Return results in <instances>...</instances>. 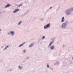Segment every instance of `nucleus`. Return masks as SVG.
<instances>
[{"label": "nucleus", "instance_id": "13", "mask_svg": "<svg viewBox=\"0 0 73 73\" xmlns=\"http://www.w3.org/2000/svg\"><path fill=\"white\" fill-rule=\"evenodd\" d=\"M19 68L21 70V69H23V67L20 66H19Z\"/></svg>", "mask_w": 73, "mask_h": 73}, {"label": "nucleus", "instance_id": "21", "mask_svg": "<svg viewBox=\"0 0 73 73\" xmlns=\"http://www.w3.org/2000/svg\"><path fill=\"white\" fill-rule=\"evenodd\" d=\"M50 68V69L51 70H53V68Z\"/></svg>", "mask_w": 73, "mask_h": 73}, {"label": "nucleus", "instance_id": "5", "mask_svg": "<svg viewBox=\"0 0 73 73\" xmlns=\"http://www.w3.org/2000/svg\"><path fill=\"white\" fill-rule=\"evenodd\" d=\"M55 48V46H51L50 49L51 50H54Z\"/></svg>", "mask_w": 73, "mask_h": 73}, {"label": "nucleus", "instance_id": "10", "mask_svg": "<svg viewBox=\"0 0 73 73\" xmlns=\"http://www.w3.org/2000/svg\"><path fill=\"white\" fill-rule=\"evenodd\" d=\"M19 11V9H16L13 12V13H16V12H17V11Z\"/></svg>", "mask_w": 73, "mask_h": 73}, {"label": "nucleus", "instance_id": "20", "mask_svg": "<svg viewBox=\"0 0 73 73\" xmlns=\"http://www.w3.org/2000/svg\"><path fill=\"white\" fill-rule=\"evenodd\" d=\"M23 52L24 53H25V52H26V50H23Z\"/></svg>", "mask_w": 73, "mask_h": 73}, {"label": "nucleus", "instance_id": "19", "mask_svg": "<svg viewBox=\"0 0 73 73\" xmlns=\"http://www.w3.org/2000/svg\"><path fill=\"white\" fill-rule=\"evenodd\" d=\"M10 34H11V33L10 32H8L7 33V35H9Z\"/></svg>", "mask_w": 73, "mask_h": 73}, {"label": "nucleus", "instance_id": "11", "mask_svg": "<svg viewBox=\"0 0 73 73\" xmlns=\"http://www.w3.org/2000/svg\"><path fill=\"white\" fill-rule=\"evenodd\" d=\"M34 45V44H31L29 46V48H32L33 46Z\"/></svg>", "mask_w": 73, "mask_h": 73}, {"label": "nucleus", "instance_id": "17", "mask_svg": "<svg viewBox=\"0 0 73 73\" xmlns=\"http://www.w3.org/2000/svg\"><path fill=\"white\" fill-rule=\"evenodd\" d=\"M45 37L44 36H42V40H44V39H45Z\"/></svg>", "mask_w": 73, "mask_h": 73}, {"label": "nucleus", "instance_id": "4", "mask_svg": "<svg viewBox=\"0 0 73 73\" xmlns=\"http://www.w3.org/2000/svg\"><path fill=\"white\" fill-rule=\"evenodd\" d=\"M11 35V36H13L15 35V32L14 31H10Z\"/></svg>", "mask_w": 73, "mask_h": 73}, {"label": "nucleus", "instance_id": "2", "mask_svg": "<svg viewBox=\"0 0 73 73\" xmlns=\"http://www.w3.org/2000/svg\"><path fill=\"white\" fill-rule=\"evenodd\" d=\"M65 13H66V14L67 16H68L69 15H71V13H72L70 11V10H69V9L65 11Z\"/></svg>", "mask_w": 73, "mask_h": 73}, {"label": "nucleus", "instance_id": "8", "mask_svg": "<svg viewBox=\"0 0 73 73\" xmlns=\"http://www.w3.org/2000/svg\"><path fill=\"white\" fill-rule=\"evenodd\" d=\"M11 6V4H8L5 7V8H8V7H9Z\"/></svg>", "mask_w": 73, "mask_h": 73}, {"label": "nucleus", "instance_id": "29", "mask_svg": "<svg viewBox=\"0 0 73 73\" xmlns=\"http://www.w3.org/2000/svg\"><path fill=\"white\" fill-rule=\"evenodd\" d=\"M28 12H29V11H27V13H28Z\"/></svg>", "mask_w": 73, "mask_h": 73}, {"label": "nucleus", "instance_id": "24", "mask_svg": "<svg viewBox=\"0 0 73 73\" xmlns=\"http://www.w3.org/2000/svg\"><path fill=\"white\" fill-rule=\"evenodd\" d=\"M28 58H29V57H27L26 58V59H28Z\"/></svg>", "mask_w": 73, "mask_h": 73}, {"label": "nucleus", "instance_id": "27", "mask_svg": "<svg viewBox=\"0 0 73 73\" xmlns=\"http://www.w3.org/2000/svg\"><path fill=\"white\" fill-rule=\"evenodd\" d=\"M40 20H42V19H40Z\"/></svg>", "mask_w": 73, "mask_h": 73}, {"label": "nucleus", "instance_id": "12", "mask_svg": "<svg viewBox=\"0 0 73 73\" xmlns=\"http://www.w3.org/2000/svg\"><path fill=\"white\" fill-rule=\"evenodd\" d=\"M22 23V21H20L18 23V25H20V24H21Z\"/></svg>", "mask_w": 73, "mask_h": 73}, {"label": "nucleus", "instance_id": "22", "mask_svg": "<svg viewBox=\"0 0 73 73\" xmlns=\"http://www.w3.org/2000/svg\"><path fill=\"white\" fill-rule=\"evenodd\" d=\"M47 68H49V65H47Z\"/></svg>", "mask_w": 73, "mask_h": 73}, {"label": "nucleus", "instance_id": "16", "mask_svg": "<svg viewBox=\"0 0 73 73\" xmlns=\"http://www.w3.org/2000/svg\"><path fill=\"white\" fill-rule=\"evenodd\" d=\"M69 10H70V11H73V8H71L70 9H69Z\"/></svg>", "mask_w": 73, "mask_h": 73}, {"label": "nucleus", "instance_id": "3", "mask_svg": "<svg viewBox=\"0 0 73 73\" xmlns=\"http://www.w3.org/2000/svg\"><path fill=\"white\" fill-rule=\"evenodd\" d=\"M50 23H48L47 25L44 26V29H48L50 27Z\"/></svg>", "mask_w": 73, "mask_h": 73}, {"label": "nucleus", "instance_id": "25", "mask_svg": "<svg viewBox=\"0 0 73 73\" xmlns=\"http://www.w3.org/2000/svg\"><path fill=\"white\" fill-rule=\"evenodd\" d=\"M9 70H10V71H12V69H10Z\"/></svg>", "mask_w": 73, "mask_h": 73}, {"label": "nucleus", "instance_id": "6", "mask_svg": "<svg viewBox=\"0 0 73 73\" xmlns=\"http://www.w3.org/2000/svg\"><path fill=\"white\" fill-rule=\"evenodd\" d=\"M64 21H65L64 18V17H63L62 18L61 23H63V22H64Z\"/></svg>", "mask_w": 73, "mask_h": 73}, {"label": "nucleus", "instance_id": "26", "mask_svg": "<svg viewBox=\"0 0 73 73\" xmlns=\"http://www.w3.org/2000/svg\"><path fill=\"white\" fill-rule=\"evenodd\" d=\"M51 8H52V7H51L50 8V9H51Z\"/></svg>", "mask_w": 73, "mask_h": 73}, {"label": "nucleus", "instance_id": "15", "mask_svg": "<svg viewBox=\"0 0 73 73\" xmlns=\"http://www.w3.org/2000/svg\"><path fill=\"white\" fill-rule=\"evenodd\" d=\"M22 4H20L19 5H17V7H21V6H22Z\"/></svg>", "mask_w": 73, "mask_h": 73}, {"label": "nucleus", "instance_id": "9", "mask_svg": "<svg viewBox=\"0 0 73 73\" xmlns=\"http://www.w3.org/2000/svg\"><path fill=\"white\" fill-rule=\"evenodd\" d=\"M9 45H7L3 49V50H6L8 48H9Z\"/></svg>", "mask_w": 73, "mask_h": 73}, {"label": "nucleus", "instance_id": "23", "mask_svg": "<svg viewBox=\"0 0 73 73\" xmlns=\"http://www.w3.org/2000/svg\"><path fill=\"white\" fill-rule=\"evenodd\" d=\"M4 47L3 46H2L1 47V48H3Z\"/></svg>", "mask_w": 73, "mask_h": 73}, {"label": "nucleus", "instance_id": "14", "mask_svg": "<svg viewBox=\"0 0 73 73\" xmlns=\"http://www.w3.org/2000/svg\"><path fill=\"white\" fill-rule=\"evenodd\" d=\"M53 42V41H52V42H51L49 44V46H51V45H52V43Z\"/></svg>", "mask_w": 73, "mask_h": 73}, {"label": "nucleus", "instance_id": "1", "mask_svg": "<svg viewBox=\"0 0 73 73\" xmlns=\"http://www.w3.org/2000/svg\"><path fill=\"white\" fill-rule=\"evenodd\" d=\"M66 25H67V23H65L61 25L60 27L62 29H65L66 28Z\"/></svg>", "mask_w": 73, "mask_h": 73}, {"label": "nucleus", "instance_id": "30", "mask_svg": "<svg viewBox=\"0 0 73 73\" xmlns=\"http://www.w3.org/2000/svg\"><path fill=\"white\" fill-rule=\"evenodd\" d=\"M1 29H0V31H1Z\"/></svg>", "mask_w": 73, "mask_h": 73}, {"label": "nucleus", "instance_id": "7", "mask_svg": "<svg viewBox=\"0 0 73 73\" xmlns=\"http://www.w3.org/2000/svg\"><path fill=\"white\" fill-rule=\"evenodd\" d=\"M25 42H24L22 43V44L19 45L18 46V47H21V46H23V45L25 44Z\"/></svg>", "mask_w": 73, "mask_h": 73}, {"label": "nucleus", "instance_id": "18", "mask_svg": "<svg viewBox=\"0 0 73 73\" xmlns=\"http://www.w3.org/2000/svg\"><path fill=\"white\" fill-rule=\"evenodd\" d=\"M56 64L57 65H59V62H56Z\"/></svg>", "mask_w": 73, "mask_h": 73}, {"label": "nucleus", "instance_id": "28", "mask_svg": "<svg viewBox=\"0 0 73 73\" xmlns=\"http://www.w3.org/2000/svg\"><path fill=\"white\" fill-rule=\"evenodd\" d=\"M72 60H73V57H72Z\"/></svg>", "mask_w": 73, "mask_h": 73}]
</instances>
